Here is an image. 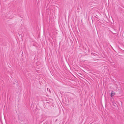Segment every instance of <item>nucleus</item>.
Segmentation results:
<instances>
[{"label": "nucleus", "instance_id": "1", "mask_svg": "<svg viewBox=\"0 0 124 124\" xmlns=\"http://www.w3.org/2000/svg\"><path fill=\"white\" fill-rule=\"evenodd\" d=\"M115 94V93L113 91H112L111 93V96L112 97Z\"/></svg>", "mask_w": 124, "mask_h": 124}, {"label": "nucleus", "instance_id": "2", "mask_svg": "<svg viewBox=\"0 0 124 124\" xmlns=\"http://www.w3.org/2000/svg\"><path fill=\"white\" fill-rule=\"evenodd\" d=\"M114 105L115 106H117V104L116 103H115L114 104Z\"/></svg>", "mask_w": 124, "mask_h": 124}]
</instances>
